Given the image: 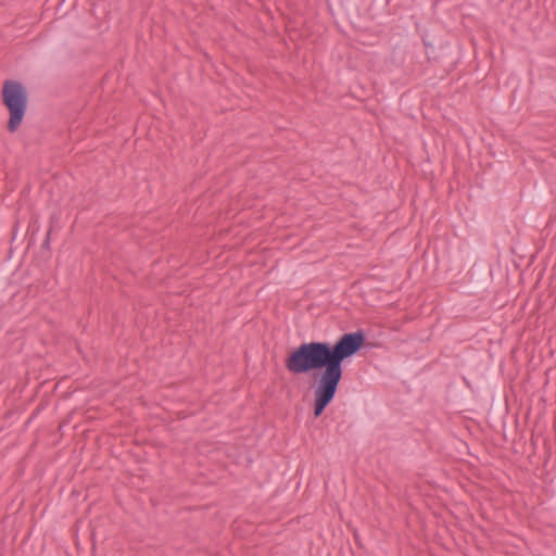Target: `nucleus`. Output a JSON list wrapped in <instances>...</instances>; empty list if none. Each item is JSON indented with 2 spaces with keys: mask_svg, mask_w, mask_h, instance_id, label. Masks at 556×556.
<instances>
[{
  "mask_svg": "<svg viewBox=\"0 0 556 556\" xmlns=\"http://www.w3.org/2000/svg\"><path fill=\"white\" fill-rule=\"evenodd\" d=\"M362 330L342 334L334 343L326 341L303 342L294 348L285 361L292 375L319 371L314 386V416L319 417L333 401L343 377V363L364 345Z\"/></svg>",
  "mask_w": 556,
  "mask_h": 556,
  "instance_id": "1",
  "label": "nucleus"
},
{
  "mask_svg": "<svg viewBox=\"0 0 556 556\" xmlns=\"http://www.w3.org/2000/svg\"><path fill=\"white\" fill-rule=\"evenodd\" d=\"M2 102L9 110L8 130L14 132L21 126L27 109L25 87L14 80H5L2 87Z\"/></svg>",
  "mask_w": 556,
  "mask_h": 556,
  "instance_id": "2",
  "label": "nucleus"
}]
</instances>
